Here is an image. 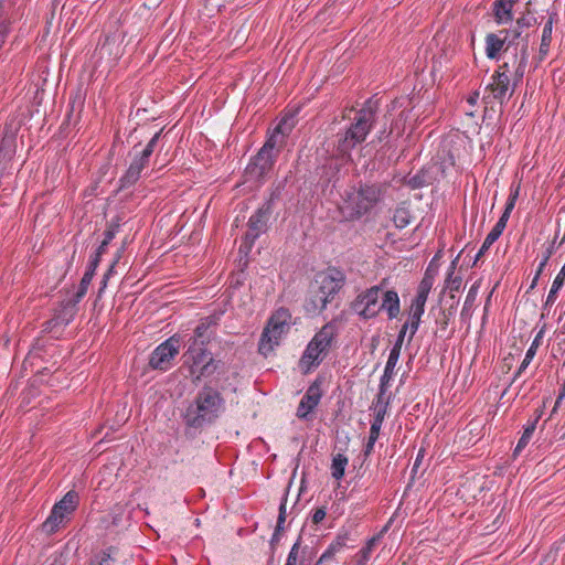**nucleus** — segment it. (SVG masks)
Instances as JSON below:
<instances>
[{"instance_id": "ea45409f", "label": "nucleus", "mask_w": 565, "mask_h": 565, "mask_svg": "<svg viewBox=\"0 0 565 565\" xmlns=\"http://www.w3.org/2000/svg\"><path fill=\"white\" fill-rule=\"evenodd\" d=\"M462 279L460 276H454L452 270L448 271L447 278H446V288L450 290V294H454L455 291H459L461 288Z\"/></svg>"}, {"instance_id": "37998d69", "label": "nucleus", "mask_w": 565, "mask_h": 565, "mask_svg": "<svg viewBox=\"0 0 565 565\" xmlns=\"http://www.w3.org/2000/svg\"><path fill=\"white\" fill-rule=\"evenodd\" d=\"M387 387H388V385H383V383L380 382L379 394L376 395V401H375V412L379 411V407H383V405L386 401L390 402V397H385Z\"/></svg>"}, {"instance_id": "58836bf2", "label": "nucleus", "mask_w": 565, "mask_h": 565, "mask_svg": "<svg viewBox=\"0 0 565 565\" xmlns=\"http://www.w3.org/2000/svg\"><path fill=\"white\" fill-rule=\"evenodd\" d=\"M555 243H556V237L553 239V242L550 244L548 247H546V249L543 252L542 254V259L539 264V274H542L545 266L547 265L550 258L552 257V255L554 254L555 252Z\"/></svg>"}, {"instance_id": "0eeeda50", "label": "nucleus", "mask_w": 565, "mask_h": 565, "mask_svg": "<svg viewBox=\"0 0 565 565\" xmlns=\"http://www.w3.org/2000/svg\"><path fill=\"white\" fill-rule=\"evenodd\" d=\"M338 335L337 320L327 322L313 335L307 344L302 355L300 356L298 366L302 374H309L313 369L318 367L324 360L326 355L332 348Z\"/></svg>"}, {"instance_id": "72a5a7b5", "label": "nucleus", "mask_w": 565, "mask_h": 565, "mask_svg": "<svg viewBox=\"0 0 565 565\" xmlns=\"http://www.w3.org/2000/svg\"><path fill=\"white\" fill-rule=\"evenodd\" d=\"M479 287H480V281H476L470 287V289H469V291H468V294L466 296L465 302H463V308L461 310V316L467 313L473 307L475 301L477 299Z\"/></svg>"}, {"instance_id": "2f4dec72", "label": "nucleus", "mask_w": 565, "mask_h": 565, "mask_svg": "<svg viewBox=\"0 0 565 565\" xmlns=\"http://www.w3.org/2000/svg\"><path fill=\"white\" fill-rule=\"evenodd\" d=\"M387 408H388V401H386L384 403L383 407H379V411L375 412L374 418H373V420L371 423L370 435L369 436H373V437H377L379 438L381 426H382L384 417H385V415L387 413Z\"/></svg>"}, {"instance_id": "6e6552de", "label": "nucleus", "mask_w": 565, "mask_h": 565, "mask_svg": "<svg viewBox=\"0 0 565 565\" xmlns=\"http://www.w3.org/2000/svg\"><path fill=\"white\" fill-rule=\"evenodd\" d=\"M291 312L288 308L280 307L268 318L258 342V352L268 356L279 345L280 340L290 330Z\"/></svg>"}, {"instance_id": "680f3d73", "label": "nucleus", "mask_w": 565, "mask_h": 565, "mask_svg": "<svg viewBox=\"0 0 565 565\" xmlns=\"http://www.w3.org/2000/svg\"><path fill=\"white\" fill-rule=\"evenodd\" d=\"M501 39H505V34H502ZM510 52H513V46H510L509 36L507 35V40H504V53L509 54Z\"/></svg>"}, {"instance_id": "e433bc0d", "label": "nucleus", "mask_w": 565, "mask_h": 565, "mask_svg": "<svg viewBox=\"0 0 565 565\" xmlns=\"http://www.w3.org/2000/svg\"><path fill=\"white\" fill-rule=\"evenodd\" d=\"M93 279L92 273H85L81 279L78 289L75 294V301H79L87 292L88 286L90 285Z\"/></svg>"}, {"instance_id": "4d7b16f0", "label": "nucleus", "mask_w": 565, "mask_h": 565, "mask_svg": "<svg viewBox=\"0 0 565 565\" xmlns=\"http://www.w3.org/2000/svg\"><path fill=\"white\" fill-rule=\"evenodd\" d=\"M529 364H530L529 360L522 361L521 365L519 366L518 371L514 374L513 381H515V379L519 377L524 372V370L529 366Z\"/></svg>"}, {"instance_id": "a19ab883", "label": "nucleus", "mask_w": 565, "mask_h": 565, "mask_svg": "<svg viewBox=\"0 0 565 565\" xmlns=\"http://www.w3.org/2000/svg\"><path fill=\"white\" fill-rule=\"evenodd\" d=\"M408 329L411 330V320L402 326L392 350L398 351L401 353V349Z\"/></svg>"}, {"instance_id": "09e8293b", "label": "nucleus", "mask_w": 565, "mask_h": 565, "mask_svg": "<svg viewBox=\"0 0 565 565\" xmlns=\"http://www.w3.org/2000/svg\"><path fill=\"white\" fill-rule=\"evenodd\" d=\"M392 132H393L392 128L387 131L386 127H384L382 130L379 131V134L376 135V138L372 141V143H375V142L382 143L384 141L387 142Z\"/></svg>"}, {"instance_id": "bb28decb", "label": "nucleus", "mask_w": 565, "mask_h": 565, "mask_svg": "<svg viewBox=\"0 0 565 565\" xmlns=\"http://www.w3.org/2000/svg\"><path fill=\"white\" fill-rule=\"evenodd\" d=\"M449 298L451 300L449 308L440 309L439 315L436 318V323L443 331H445L448 328L449 321L455 316L457 307L459 305V298L456 297L455 294H450Z\"/></svg>"}, {"instance_id": "473e14b6", "label": "nucleus", "mask_w": 565, "mask_h": 565, "mask_svg": "<svg viewBox=\"0 0 565 565\" xmlns=\"http://www.w3.org/2000/svg\"><path fill=\"white\" fill-rule=\"evenodd\" d=\"M553 25L544 23L539 53L541 58H544L552 43Z\"/></svg>"}, {"instance_id": "a18cd8bd", "label": "nucleus", "mask_w": 565, "mask_h": 565, "mask_svg": "<svg viewBox=\"0 0 565 565\" xmlns=\"http://www.w3.org/2000/svg\"><path fill=\"white\" fill-rule=\"evenodd\" d=\"M118 223H114L108 226V228L104 233V239L102 241L104 245H108L113 241L118 231Z\"/></svg>"}, {"instance_id": "b1692460", "label": "nucleus", "mask_w": 565, "mask_h": 565, "mask_svg": "<svg viewBox=\"0 0 565 565\" xmlns=\"http://www.w3.org/2000/svg\"><path fill=\"white\" fill-rule=\"evenodd\" d=\"M501 30L497 33H488L486 35V55L489 60L499 61L504 53V39H501Z\"/></svg>"}, {"instance_id": "c9c22d12", "label": "nucleus", "mask_w": 565, "mask_h": 565, "mask_svg": "<svg viewBox=\"0 0 565 565\" xmlns=\"http://www.w3.org/2000/svg\"><path fill=\"white\" fill-rule=\"evenodd\" d=\"M393 221L396 227L404 228L411 222V214L406 209H397L394 213Z\"/></svg>"}, {"instance_id": "cd10ccee", "label": "nucleus", "mask_w": 565, "mask_h": 565, "mask_svg": "<svg viewBox=\"0 0 565 565\" xmlns=\"http://www.w3.org/2000/svg\"><path fill=\"white\" fill-rule=\"evenodd\" d=\"M399 352L392 350L390 351V355L384 369V373L382 374L380 382L383 383V385H390V381L392 380L394 375V369L398 362L399 359Z\"/></svg>"}, {"instance_id": "49530a36", "label": "nucleus", "mask_w": 565, "mask_h": 565, "mask_svg": "<svg viewBox=\"0 0 565 565\" xmlns=\"http://www.w3.org/2000/svg\"><path fill=\"white\" fill-rule=\"evenodd\" d=\"M326 514H327L326 507L317 508L311 515V522L316 525L321 523L322 520L326 518Z\"/></svg>"}, {"instance_id": "39448f33", "label": "nucleus", "mask_w": 565, "mask_h": 565, "mask_svg": "<svg viewBox=\"0 0 565 565\" xmlns=\"http://www.w3.org/2000/svg\"><path fill=\"white\" fill-rule=\"evenodd\" d=\"M211 341L212 317H205L195 327L192 341L186 351L190 373L194 382L201 381L202 377L209 376L211 373Z\"/></svg>"}, {"instance_id": "f257e3e1", "label": "nucleus", "mask_w": 565, "mask_h": 565, "mask_svg": "<svg viewBox=\"0 0 565 565\" xmlns=\"http://www.w3.org/2000/svg\"><path fill=\"white\" fill-rule=\"evenodd\" d=\"M387 278H383L377 285L359 292L350 302V309L364 321L375 319L382 311L390 320L396 319L401 313V299L395 289L387 288Z\"/></svg>"}, {"instance_id": "2eb2a0df", "label": "nucleus", "mask_w": 565, "mask_h": 565, "mask_svg": "<svg viewBox=\"0 0 565 565\" xmlns=\"http://www.w3.org/2000/svg\"><path fill=\"white\" fill-rule=\"evenodd\" d=\"M79 503L78 493L74 490L66 492V494L54 504L49 518L42 524L43 531L53 534L57 531L63 520L72 514Z\"/></svg>"}, {"instance_id": "7c9ffc66", "label": "nucleus", "mask_w": 565, "mask_h": 565, "mask_svg": "<svg viewBox=\"0 0 565 565\" xmlns=\"http://www.w3.org/2000/svg\"><path fill=\"white\" fill-rule=\"evenodd\" d=\"M386 531H387V526H385L380 533L370 537L366 541L365 545L356 554L360 555L361 558L370 559L374 548L379 545V543L381 542V540Z\"/></svg>"}, {"instance_id": "c03bdc74", "label": "nucleus", "mask_w": 565, "mask_h": 565, "mask_svg": "<svg viewBox=\"0 0 565 565\" xmlns=\"http://www.w3.org/2000/svg\"><path fill=\"white\" fill-rule=\"evenodd\" d=\"M113 548H108L107 551H103L100 554L96 555L94 561L98 565H113L114 558L111 557Z\"/></svg>"}, {"instance_id": "f3484780", "label": "nucleus", "mask_w": 565, "mask_h": 565, "mask_svg": "<svg viewBox=\"0 0 565 565\" xmlns=\"http://www.w3.org/2000/svg\"><path fill=\"white\" fill-rule=\"evenodd\" d=\"M275 196V193H271L270 198L249 217L246 233L249 234L250 239L258 238L262 234L267 232L268 222L273 214Z\"/></svg>"}, {"instance_id": "f704fd0d", "label": "nucleus", "mask_w": 565, "mask_h": 565, "mask_svg": "<svg viewBox=\"0 0 565 565\" xmlns=\"http://www.w3.org/2000/svg\"><path fill=\"white\" fill-rule=\"evenodd\" d=\"M537 24V19L534 15L520 14L515 20V29L523 33L524 29L532 28Z\"/></svg>"}, {"instance_id": "20e7f679", "label": "nucleus", "mask_w": 565, "mask_h": 565, "mask_svg": "<svg viewBox=\"0 0 565 565\" xmlns=\"http://www.w3.org/2000/svg\"><path fill=\"white\" fill-rule=\"evenodd\" d=\"M291 129L292 127L288 125L287 119L282 118L273 130H268L263 147L252 157L246 167L248 177H266L275 172L277 158L286 145V138Z\"/></svg>"}, {"instance_id": "a878e982", "label": "nucleus", "mask_w": 565, "mask_h": 565, "mask_svg": "<svg viewBox=\"0 0 565 565\" xmlns=\"http://www.w3.org/2000/svg\"><path fill=\"white\" fill-rule=\"evenodd\" d=\"M15 150L14 136L12 134L6 135L0 142V174H11L12 171L7 170V164L13 158Z\"/></svg>"}, {"instance_id": "f03ea898", "label": "nucleus", "mask_w": 565, "mask_h": 565, "mask_svg": "<svg viewBox=\"0 0 565 565\" xmlns=\"http://www.w3.org/2000/svg\"><path fill=\"white\" fill-rule=\"evenodd\" d=\"M471 164L460 143L444 141L436 154L414 177H457L466 173Z\"/></svg>"}, {"instance_id": "5fc2aeb1", "label": "nucleus", "mask_w": 565, "mask_h": 565, "mask_svg": "<svg viewBox=\"0 0 565 565\" xmlns=\"http://www.w3.org/2000/svg\"><path fill=\"white\" fill-rule=\"evenodd\" d=\"M300 545H301V535H299V537L297 539L295 544L291 546V550L288 555H290V556L294 555L295 557H298Z\"/></svg>"}, {"instance_id": "9b49d317", "label": "nucleus", "mask_w": 565, "mask_h": 565, "mask_svg": "<svg viewBox=\"0 0 565 565\" xmlns=\"http://www.w3.org/2000/svg\"><path fill=\"white\" fill-rule=\"evenodd\" d=\"M521 190V183L520 182H512L510 186V194L508 196V200L504 205L503 213L499 217L495 225L492 227V230L488 233L486 236L479 252L477 253L472 266H477L478 260L486 254V252L490 248V246L502 235L507 223L509 221V217L511 215V212L513 211L515 206V202L520 195Z\"/></svg>"}, {"instance_id": "13d9d810", "label": "nucleus", "mask_w": 565, "mask_h": 565, "mask_svg": "<svg viewBox=\"0 0 565 565\" xmlns=\"http://www.w3.org/2000/svg\"><path fill=\"white\" fill-rule=\"evenodd\" d=\"M558 20V14L556 11H553V12H550L548 13V17L545 21L546 24H551V25H554V23H556Z\"/></svg>"}, {"instance_id": "8fccbe9b", "label": "nucleus", "mask_w": 565, "mask_h": 565, "mask_svg": "<svg viewBox=\"0 0 565 565\" xmlns=\"http://www.w3.org/2000/svg\"><path fill=\"white\" fill-rule=\"evenodd\" d=\"M402 180L406 181V183L412 189H418V188H423V186L430 184L429 182H427V179H402Z\"/></svg>"}, {"instance_id": "bf43d9fd", "label": "nucleus", "mask_w": 565, "mask_h": 565, "mask_svg": "<svg viewBox=\"0 0 565 565\" xmlns=\"http://www.w3.org/2000/svg\"><path fill=\"white\" fill-rule=\"evenodd\" d=\"M544 413V406L536 408L534 413V417L532 419H529V422H535V425H537L539 420L541 419L542 415Z\"/></svg>"}, {"instance_id": "052dcab7", "label": "nucleus", "mask_w": 565, "mask_h": 565, "mask_svg": "<svg viewBox=\"0 0 565 565\" xmlns=\"http://www.w3.org/2000/svg\"><path fill=\"white\" fill-rule=\"evenodd\" d=\"M543 335H544V328L541 329L537 334L535 335L534 340L532 341V343L535 345V347H540L541 343H542V339H543Z\"/></svg>"}, {"instance_id": "e2e57ef3", "label": "nucleus", "mask_w": 565, "mask_h": 565, "mask_svg": "<svg viewBox=\"0 0 565 565\" xmlns=\"http://www.w3.org/2000/svg\"><path fill=\"white\" fill-rule=\"evenodd\" d=\"M107 246L108 245H104V243L102 242L94 256L100 258L102 255L106 252Z\"/></svg>"}, {"instance_id": "0e129e2a", "label": "nucleus", "mask_w": 565, "mask_h": 565, "mask_svg": "<svg viewBox=\"0 0 565 565\" xmlns=\"http://www.w3.org/2000/svg\"><path fill=\"white\" fill-rule=\"evenodd\" d=\"M479 98V93L478 92H475L472 95H470L467 99V102L470 104V105H476L477 100Z\"/></svg>"}, {"instance_id": "7ed1b4c3", "label": "nucleus", "mask_w": 565, "mask_h": 565, "mask_svg": "<svg viewBox=\"0 0 565 565\" xmlns=\"http://www.w3.org/2000/svg\"><path fill=\"white\" fill-rule=\"evenodd\" d=\"M383 195V188L377 182L370 179L362 181L360 179L352 184H348L341 193L343 205L341 207L343 216L349 221L360 220L372 211L380 202Z\"/></svg>"}, {"instance_id": "c756f323", "label": "nucleus", "mask_w": 565, "mask_h": 565, "mask_svg": "<svg viewBox=\"0 0 565 565\" xmlns=\"http://www.w3.org/2000/svg\"><path fill=\"white\" fill-rule=\"evenodd\" d=\"M348 457L343 454H337L332 458L331 463V476L335 480H341L345 472V467L348 465Z\"/></svg>"}, {"instance_id": "69168bd1", "label": "nucleus", "mask_w": 565, "mask_h": 565, "mask_svg": "<svg viewBox=\"0 0 565 565\" xmlns=\"http://www.w3.org/2000/svg\"><path fill=\"white\" fill-rule=\"evenodd\" d=\"M541 275L542 274H539V269H536L535 276H534V278H533V280H532L531 285H530V289H534L535 288V286L537 285V281H539Z\"/></svg>"}, {"instance_id": "4be33fe9", "label": "nucleus", "mask_w": 565, "mask_h": 565, "mask_svg": "<svg viewBox=\"0 0 565 565\" xmlns=\"http://www.w3.org/2000/svg\"><path fill=\"white\" fill-rule=\"evenodd\" d=\"M328 302L322 298L316 289L309 286L306 298L303 300V311L309 317H316L326 310Z\"/></svg>"}, {"instance_id": "6e6d98bb", "label": "nucleus", "mask_w": 565, "mask_h": 565, "mask_svg": "<svg viewBox=\"0 0 565 565\" xmlns=\"http://www.w3.org/2000/svg\"><path fill=\"white\" fill-rule=\"evenodd\" d=\"M8 34V26L4 23H0V49L4 44Z\"/></svg>"}, {"instance_id": "de8ad7c7", "label": "nucleus", "mask_w": 565, "mask_h": 565, "mask_svg": "<svg viewBox=\"0 0 565 565\" xmlns=\"http://www.w3.org/2000/svg\"><path fill=\"white\" fill-rule=\"evenodd\" d=\"M425 452H426V450L424 448H420L418 450V452H417V456L415 458L414 465L412 467V477L413 478L417 473V470H418V468H419V466H420V463H422V461H423V459L425 457Z\"/></svg>"}, {"instance_id": "864d4df0", "label": "nucleus", "mask_w": 565, "mask_h": 565, "mask_svg": "<svg viewBox=\"0 0 565 565\" xmlns=\"http://www.w3.org/2000/svg\"><path fill=\"white\" fill-rule=\"evenodd\" d=\"M99 262H100V258H99V257L94 256V257L90 259L89 265H88V267H87V269H86V271H85V273H92V276L94 277V275H95V270H96V268L98 267Z\"/></svg>"}, {"instance_id": "6ab92c4d", "label": "nucleus", "mask_w": 565, "mask_h": 565, "mask_svg": "<svg viewBox=\"0 0 565 565\" xmlns=\"http://www.w3.org/2000/svg\"><path fill=\"white\" fill-rule=\"evenodd\" d=\"M337 152V156H333L329 159V162L327 164V174L330 173L331 177L349 175L350 170L353 166L351 152Z\"/></svg>"}, {"instance_id": "c85d7f7f", "label": "nucleus", "mask_w": 565, "mask_h": 565, "mask_svg": "<svg viewBox=\"0 0 565 565\" xmlns=\"http://www.w3.org/2000/svg\"><path fill=\"white\" fill-rule=\"evenodd\" d=\"M536 429L535 422H529L524 427L523 434L520 437L514 450L513 456L516 457L521 454V451L529 445L534 431Z\"/></svg>"}, {"instance_id": "774afa93", "label": "nucleus", "mask_w": 565, "mask_h": 565, "mask_svg": "<svg viewBox=\"0 0 565 565\" xmlns=\"http://www.w3.org/2000/svg\"><path fill=\"white\" fill-rule=\"evenodd\" d=\"M298 557H295L294 555H288L286 564L285 565H297Z\"/></svg>"}, {"instance_id": "423d86ee", "label": "nucleus", "mask_w": 565, "mask_h": 565, "mask_svg": "<svg viewBox=\"0 0 565 565\" xmlns=\"http://www.w3.org/2000/svg\"><path fill=\"white\" fill-rule=\"evenodd\" d=\"M377 103L367 99L363 107L355 113L353 121L343 131L335 135V148L340 152H351L361 145L375 124Z\"/></svg>"}, {"instance_id": "603ef678", "label": "nucleus", "mask_w": 565, "mask_h": 565, "mask_svg": "<svg viewBox=\"0 0 565 565\" xmlns=\"http://www.w3.org/2000/svg\"><path fill=\"white\" fill-rule=\"evenodd\" d=\"M377 439H379L377 437L369 436V439H367V441H366V444L364 445V448H363V456L365 458H367L372 454V451L374 449V445H375Z\"/></svg>"}, {"instance_id": "ddd939ff", "label": "nucleus", "mask_w": 565, "mask_h": 565, "mask_svg": "<svg viewBox=\"0 0 565 565\" xmlns=\"http://www.w3.org/2000/svg\"><path fill=\"white\" fill-rule=\"evenodd\" d=\"M212 416V390L207 386L198 395L194 404L190 405L184 415L189 427L201 428L209 424Z\"/></svg>"}, {"instance_id": "dca6fc26", "label": "nucleus", "mask_w": 565, "mask_h": 565, "mask_svg": "<svg viewBox=\"0 0 565 565\" xmlns=\"http://www.w3.org/2000/svg\"><path fill=\"white\" fill-rule=\"evenodd\" d=\"M181 348L180 338L172 335L159 344L151 353L149 366L153 370L168 371L179 354Z\"/></svg>"}, {"instance_id": "aec40b11", "label": "nucleus", "mask_w": 565, "mask_h": 565, "mask_svg": "<svg viewBox=\"0 0 565 565\" xmlns=\"http://www.w3.org/2000/svg\"><path fill=\"white\" fill-rule=\"evenodd\" d=\"M354 542L355 540L351 537L349 532L339 533L320 556V563L332 559L337 553L345 547H354Z\"/></svg>"}, {"instance_id": "f8f14e48", "label": "nucleus", "mask_w": 565, "mask_h": 565, "mask_svg": "<svg viewBox=\"0 0 565 565\" xmlns=\"http://www.w3.org/2000/svg\"><path fill=\"white\" fill-rule=\"evenodd\" d=\"M345 285L344 273L335 267H329L326 271L319 273L309 285L322 297L328 303H331L334 297Z\"/></svg>"}, {"instance_id": "338daca9", "label": "nucleus", "mask_w": 565, "mask_h": 565, "mask_svg": "<svg viewBox=\"0 0 565 565\" xmlns=\"http://www.w3.org/2000/svg\"><path fill=\"white\" fill-rule=\"evenodd\" d=\"M369 561L367 558H361L358 554L355 555L356 565H367Z\"/></svg>"}, {"instance_id": "9d476101", "label": "nucleus", "mask_w": 565, "mask_h": 565, "mask_svg": "<svg viewBox=\"0 0 565 565\" xmlns=\"http://www.w3.org/2000/svg\"><path fill=\"white\" fill-rule=\"evenodd\" d=\"M514 88V81L510 76V63L503 62L492 74L491 82L486 88L489 94L483 96V100L490 104L493 99L502 106L512 96Z\"/></svg>"}, {"instance_id": "79ce46f5", "label": "nucleus", "mask_w": 565, "mask_h": 565, "mask_svg": "<svg viewBox=\"0 0 565 565\" xmlns=\"http://www.w3.org/2000/svg\"><path fill=\"white\" fill-rule=\"evenodd\" d=\"M248 264H249L248 257L239 256L238 264H237V275H238V278L236 280L237 285H243V280L245 279V270L248 267Z\"/></svg>"}, {"instance_id": "a211bd4d", "label": "nucleus", "mask_w": 565, "mask_h": 565, "mask_svg": "<svg viewBox=\"0 0 565 565\" xmlns=\"http://www.w3.org/2000/svg\"><path fill=\"white\" fill-rule=\"evenodd\" d=\"M322 380L317 377L307 388L296 411V416L301 420H310V414L319 405L322 397Z\"/></svg>"}, {"instance_id": "4c0bfd02", "label": "nucleus", "mask_w": 565, "mask_h": 565, "mask_svg": "<svg viewBox=\"0 0 565 565\" xmlns=\"http://www.w3.org/2000/svg\"><path fill=\"white\" fill-rule=\"evenodd\" d=\"M257 238L249 237V234L245 233V235L242 238L241 246L238 248V256L248 257L255 242Z\"/></svg>"}, {"instance_id": "5701e85b", "label": "nucleus", "mask_w": 565, "mask_h": 565, "mask_svg": "<svg viewBox=\"0 0 565 565\" xmlns=\"http://www.w3.org/2000/svg\"><path fill=\"white\" fill-rule=\"evenodd\" d=\"M519 0H495L492 4V13L498 24H507L513 21V7Z\"/></svg>"}, {"instance_id": "1a4fd4ad", "label": "nucleus", "mask_w": 565, "mask_h": 565, "mask_svg": "<svg viewBox=\"0 0 565 565\" xmlns=\"http://www.w3.org/2000/svg\"><path fill=\"white\" fill-rule=\"evenodd\" d=\"M501 33L505 34V36H509V44L510 46H513L512 57H513V81L514 86H516L522 79L525 74L527 63H529V42H530V34H525L524 36L522 33L513 28V29H501Z\"/></svg>"}, {"instance_id": "412c9836", "label": "nucleus", "mask_w": 565, "mask_h": 565, "mask_svg": "<svg viewBox=\"0 0 565 565\" xmlns=\"http://www.w3.org/2000/svg\"><path fill=\"white\" fill-rule=\"evenodd\" d=\"M288 492H289V486L285 488L284 494L281 497L276 527H275V531H274L273 536L269 542L270 551H271L273 555L276 551L277 545L280 542L282 532L285 530L284 524H285L286 516H287L286 504H287Z\"/></svg>"}, {"instance_id": "4468645a", "label": "nucleus", "mask_w": 565, "mask_h": 565, "mask_svg": "<svg viewBox=\"0 0 565 565\" xmlns=\"http://www.w3.org/2000/svg\"><path fill=\"white\" fill-rule=\"evenodd\" d=\"M434 285V277L429 275V270L426 269L424 278L420 280L417 292L411 305L409 320H411V332L408 341H412L414 335L416 334L422 316L425 312V305L428 298V295Z\"/></svg>"}, {"instance_id": "393cba45", "label": "nucleus", "mask_w": 565, "mask_h": 565, "mask_svg": "<svg viewBox=\"0 0 565 565\" xmlns=\"http://www.w3.org/2000/svg\"><path fill=\"white\" fill-rule=\"evenodd\" d=\"M158 138H159V134H156L151 138V140L148 142V145L141 151L137 152V154L139 157L135 158L134 161L130 163V167L128 170L129 174L138 175L142 172L146 163L148 162V158L151 156V153L153 151V147L157 143Z\"/></svg>"}, {"instance_id": "3c124183", "label": "nucleus", "mask_w": 565, "mask_h": 565, "mask_svg": "<svg viewBox=\"0 0 565 565\" xmlns=\"http://www.w3.org/2000/svg\"><path fill=\"white\" fill-rule=\"evenodd\" d=\"M224 399L221 394L214 391V417L217 416L220 411H224Z\"/></svg>"}]
</instances>
